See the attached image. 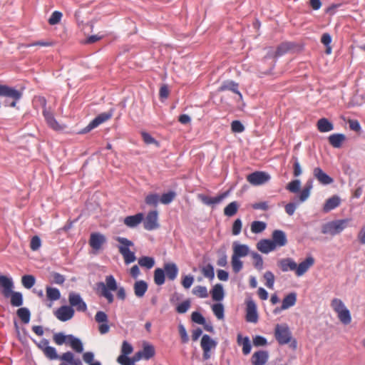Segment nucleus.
Returning a JSON list of instances; mask_svg holds the SVG:
<instances>
[{
    "label": "nucleus",
    "mask_w": 365,
    "mask_h": 365,
    "mask_svg": "<svg viewBox=\"0 0 365 365\" xmlns=\"http://www.w3.org/2000/svg\"><path fill=\"white\" fill-rule=\"evenodd\" d=\"M190 307V300L187 299L182 303H180L177 307L176 311L180 314H184L185 313L189 308Z\"/></svg>",
    "instance_id": "61"
},
{
    "label": "nucleus",
    "mask_w": 365,
    "mask_h": 365,
    "mask_svg": "<svg viewBox=\"0 0 365 365\" xmlns=\"http://www.w3.org/2000/svg\"><path fill=\"white\" fill-rule=\"evenodd\" d=\"M43 101V115L45 118L48 125L54 130H61L63 129V126L61 125L55 119L53 114L48 110L46 109V101L45 98H42Z\"/></svg>",
    "instance_id": "8"
},
{
    "label": "nucleus",
    "mask_w": 365,
    "mask_h": 365,
    "mask_svg": "<svg viewBox=\"0 0 365 365\" xmlns=\"http://www.w3.org/2000/svg\"><path fill=\"white\" fill-rule=\"evenodd\" d=\"M35 277L31 274L24 275L21 278V283L26 289H31L35 284Z\"/></svg>",
    "instance_id": "47"
},
{
    "label": "nucleus",
    "mask_w": 365,
    "mask_h": 365,
    "mask_svg": "<svg viewBox=\"0 0 365 365\" xmlns=\"http://www.w3.org/2000/svg\"><path fill=\"white\" fill-rule=\"evenodd\" d=\"M98 293L106 299L109 304L114 301V297L112 292L117 291V297L121 300L126 297L125 290L123 287H118L117 282L113 275L106 277L105 282H100L96 284Z\"/></svg>",
    "instance_id": "1"
},
{
    "label": "nucleus",
    "mask_w": 365,
    "mask_h": 365,
    "mask_svg": "<svg viewBox=\"0 0 365 365\" xmlns=\"http://www.w3.org/2000/svg\"><path fill=\"white\" fill-rule=\"evenodd\" d=\"M138 264L147 269H151L155 264V259L151 257H142L138 259Z\"/></svg>",
    "instance_id": "43"
},
{
    "label": "nucleus",
    "mask_w": 365,
    "mask_h": 365,
    "mask_svg": "<svg viewBox=\"0 0 365 365\" xmlns=\"http://www.w3.org/2000/svg\"><path fill=\"white\" fill-rule=\"evenodd\" d=\"M292 160L293 161V175L294 177H298L302 173L300 163L297 157L296 156H292Z\"/></svg>",
    "instance_id": "57"
},
{
    "label": "nucleus",
    "mask_w": 365,
    "mask_h": 365,
    "mask_svg": "<svg viewBox=\"0 0 365 365\" xmlns=\"http://www.w3.org/2000/svg\"><path fill=\"white\" fill-rule=\"evenodd\" d=\"M145 201L147 205L155 207L160 201V197L158 194H150L146 196Z\"/></svg>",
    "instance_id": "55"
},
{
    "label": "nucleus",
    "mask_w": 365,
    "mask_h": 365,
    "mask_svg": "<svg viewBox=\"0 0 365 365\" xmlns=\"http://www.w3.org/2000/svg\"><path fill=\"white\" fill-rule=\"evenodd\" d=\"M68 344L77 353H81L83 351V346L81 341L70 334V339L68 341Z\"/></svg>",
    "instance_id": "35"
},
{
    "label": "nucleus",
    "mask_w": 365,
    "mask_h": 365,
    "mask_svg": "<svg viewBox=\"0 0 365 365\" xmlns=\"http://www.w3.org/2000/svg\"><path fill=\"white\" fill-rule=\"evenodd\" d=\"M135 295L138 297H143L148 290V284L143 280L136 281L133 285Z\"/></svg>",
    "instance_id": "26"
},
{
    "label": "nucleus",
    "mask_w": 365,
    "mask_h": 365,
    "mask_svg": "<svg viewBox=\"0 0 365 365\" xmlns=\"http://www.w3.org/2000/svg\"><path fill=\"white\" fill-rule=\"evenodd\" d=\"M62 14L60 11H56L52 13L48 19V23L51 25H56L58 24L61 19Z\"/></svg>",
    "instance_id": "59"
},
{
    "label": "nucleus",
    "mask_w": 365,
    "mask_h": 365,
    "mask_svg": "<svg viewBox=\"0 0 365 365\" xmlns=\"http://www.w3.org/2000/svg\"><path fill=\"white\" fill-rule=\"evenodd\" d=\"M41 239L38 236H34L31 240L30 247L32 250L36 251L41 247Z\"/></svg>",
    "instance_id": "63"
},
{
    "label": "nucleus",
    "mask_w": 365,
    "mask_h": 365,
    "mask_svg": "<svg viewBox=\"0 0 365 365\" xmlns=\"http://www.w3.org/2000/svg\"><path fill=\"white\" fill-rule=\"evenodd\" d=\"M246 320L252 323H256L258 320L257 306L253 300L247 302Z\"/></svg>",
    "instance_id": "15"
},
{
    "label": "nucleus",
    "mask_w": 365,
    "mask_h": 365,
    "mask_svg": "<svg viewBox=\"0 0 365 365\" xmlns=\"http://www.w3.org/2000/svg\"><path fill=\"white\" fill-rule=\"evenodd\" d=\"M191 318L194 322L198 324H205V319L203 316L197 312H192Z\"/></svg>",
    "instance_id": "62"
},
{
    "label": "nucleus",
    "mask_w": 365,
    "mask_h": 365,
    "mask_svg": "<svg viewBox=\"0 0 365 365\" xmlns=\"http://www.w3.org/2000/svg\"><path fill=\"white\" fill-rule=\"evenodd\" d=\"M340 197L337 195H334L326 200L323 207V211L324 212H329L337 207L340 205Z\"/></svg>",
    "instance_id": "24"
},
{
    "label": "nucleus",
    "mask_w": 365,
    "mask_h": 365,
    "mask_svg": "<svg viewBox=\"0 0 365 365\" xmlns=\"http://www.w3.org/2000/svg\"><path fill=\"white\" fill-rule=\"evenodd\" d=\"M165 272L161 268H157L154 272V282L157 285H162L165 283Z\"/></svg>",
    "instance_id": "42"
},
{
    "label": "nucleus",
    "mask_w": 365,
    "mask_h": 365,
    "mask_svg": "<svg viewBox=\"0 0 365 365\" xmlns=\"http://www.w3.org/2000/svg\"><path fill=\"white\" fill-rule=\"evenodd\" d=\"M74 309L70 306H61L55 312L56 317L61 321L66 322L73 318Z\"/></svg>",
    "instance_id": "10"
},
{
    "label": "nucleus",
    "mask_w": 365,
    "mask_h": 365,
    "mask_svg": "<svg viewBox=\"0 0 365 365\" xmlns=\"http://www.w3.org/2000/svg\"><path fill=\"white\" fill-rule=\"evenodd\" d=\"M46 297L51 301H56L60 298L61 294L57 288L48 287L46 288Z\"/></svg>",
    "instance_id": "45"
},
{
    "label": "nucleus",
    "mask_w": 365,
    "mask_h": 365,
    "mask_svg": "<svg viewBox=\"0 0 365 365\" xmlns=\"http://www.w3.org/2000/svg\"><path fill=\"white\" fill-rule=\"evenodd\" d=\"M266 223L262 221H254L251 225V231L253 233H259L266 228Z\"/></svg>",
    "instance_id": "50"
},
{
    "label": "nucleus",
    "mask_w": 365,
    "mask_h": 365,
    "mask_svg": "<svg viewBox=\"0 0 365 365\" xmlns=\"http://www.w3.org/2000/svg\"><path fill=\"white\" fill-rule=\"evenodd\" d=\"M164 272L168 278L170 280H174L178 272V269L175 263L170 262L164 264Z\"/></svg>",
    "instance_id": "27"
},
{
    "label": "nucleus",
    "mask_w": 365,
    "mask_h": 365,
    "mask_svg": "<svg viewBox=\"0 0 365 365\" xmlns=\"http://www.w3.org/2000/svg\"><path fill=\"white\" fill-rule=\"evenodd\" d=\"M17 316L24 324H28L31 318V312L26 307L19 308L16 312Z\"/></svg>",
    "instance_id": "38"
},
{
    "label": "nucleus",
    "mask_w": 365,
    "mask_h": 365,
    "mask_svg": "<svg viewBox=\"0 0 365 365\" xmlns=\"http://www.w3.org/2000/svg\"><path fill=\"white\" fill-rule=\"evenodd\" d=\"M117 362L121 365H134L132 358L128 357V356L120 355L117 358Z\"/></svg>",
    "instance_id": "64"
},
{
    "label": "nucleus",
    "mask_w": 365,
    "mask_h": 365,
    "mask_svg": "<svg viewBox=\"0 0 365 365\" xmlns=\"http://www.w3.org/2000/svg\"><path fill=\"white\" fill-rule=\"evenodd\" d=\"M226 90L231 91L237 94L240 99L242 98L241 93L238 90V84L234 81H226L219 88L220 91H224Z\"/></svg>",
    "instance_id": "31"
},
{
    "label": "nucleus",
    "mask_w": 365,
    "mask_h": 365,
    "mask_svg": "<svg viewBox=\"0 0 365 365\" xmlns=\"http://www.w3.org/2000/svg\"><path fill=\"white\" fill-rule=\"evenodd\" d=\"M314 177L322 185H327L334 182L332 178L325 173L320 168L317 167L313 170Z\"/></svg>",
    "instance_id": "17"
},
{
    "label": "nucleus",
    "mask_w": 365,
    "mask_h": 365,
    "mask_svg": "<svg viewBox=\"0 0 365 365\" xmlns=\"http://www.w3.org/2000/svg\"><path fill=\"white\" fill-rule=\"evenodd\" d=\"M192 292L194 295L200 298H206L208 297L207 289L205 286H196L192 289Z\"/></svg>",
    "instance_id": "44"
},
{
    "label": "nucleus",
    "mask_w": 365,
    "mask_h": 365,
    "mask_svg": "<svg viewBox=\"0 0 365 365\" xmlns=\"http://www.w3.org/2000/svg\"><path fill=\"white\" fill-rule=\"evenodd\" d=\"M274 335L280 344H288L292 338L291 332L287 325L277 324L275 327Z\"/></svg>",
    "instance_id": "6"
},
{
    "label": "nucleus",
    "mask_w": 365,
    "mask_h": 365,
    "mask_svg": "<svg viewBox=\"0 0 365 365\" xmlns=\"http://www.w3.org/2000/svg\"><path fill=\"white\" fill-rule=\"evenodd\" d=\"M141 352L143 356V359L149 360L154 356L155 351L153 345L145 344L143 345Z\"/></svg>",
    "instance_id": "39"
},
{
    "label": "nucleus",
    "mask_w": 365,
    "mask_h": 365,
    "mask_svg": "<svg viewBox=\"0 0 365 365\" xmlns=\"http://www.w3.org/2000/svg\"><path fill=\"white\" fill-rule=\"evenodd\" d=\"M115 240L120 243V245L118 247L119 252L123 257L125 263L128 264L135 261L136 257L135 253L131 252L129 249L130 247H133L134 245L133 242L127 238L122 237H117Z\"/></svg>",
    "instance_id": "3"
},
{
    "label": "nucleus",
    "mask_w": 365,
    "mask_h": 365,
    "mask_svg": "<svg viewBox=\"0 0 365 365\" xmlns=\"http://www.w3.org/2000/svg\"><path fill=\"white\" fill-rule=\"evenodd\" d=\"M232 249V256L238 258L245 257L250 253V248L247 245L240 244L237 242H233Z\"/></svg>",
    "instance_id": "18"
},
{
    "label": "nucleus",
    "mask_w": 365,
    "mask_h": 365,
    "mask_svg": "<svg viewBox=\"0 0 365 365\" xmlns=\"http://www.w3.org/2000/svg\"><path fill=\"white\" fill-rule=\"evenodd\" d=\"M200 344L203 351H210L212 348H215L217 343L209 335L205 334L202 337Z\"/></svg>",
    "instance_id": "34"
},
{
    "label": "nucleus",
    "mask_w": 365,
    "mask_h": 365,
    "mask_svg": "<svg viewBox=\"0 0 365 365\" xmlns=\"http://www.w3.org/2000/svg\"><path fill=\"white\" fill-rule=\"evenodd\" d=\"M133 351V348L130 344H129L126 341H123L121 346V354L124 356H128Z\"/></svg>",
    "instance_id": "60"
},
{
    "label": "nucleus",
    "mask_w": 365,
    "mask_h": 365,
    "mask_svg": "<svg viewBox=\"0 0 365 365\" xmlns=\"http://www.w3.org/2000/svg\"><path fill=\"white\" fill-rule=\"evenodd\" d=\"M22 93L18 90L9 87L7 86L0 85V96H4L12 99L11 101L6 100L4 101V106L15 107L17 101L21 98Z\"/></svg>",
    "instance_id": "5"
},
{
    "label": "nucleus",
    "mask_w": 365,
    "mask_h": 365,
    "mask_svg": "<svg viewBox=\"0 0 365 365\" xmlns=\"http://www.w3.org/2000/svg\"><path fill=\"white\" fill-rule=\"evenodd\" d=\"M144 219V215L141 212L135 215H130L124 219V224L130 228L137 227Z\"/></svg>",
    "instance_id": "21"
},
{
    "label": "nucleus",
    "mask_w": 365,
    "mask_h": 365,
    "mask_svg": "<svg viewBox=\"0 0 365 365\" xmlns=\"http://www.w3.org/2000/svg\"><path fill=\"white\" fill-rule=\"evenodd\" d=\"M278 266L282 272L295 271L297 263L292 258H284L278 262Z\"/></svg>",
    "instance_id": "25"
},
{
    "label": "nucleus",
    "mask_w": 365,
    "mask_h": 365,
    "mask_svg": "<svg viewBox=\"0 0 365 365\" xmlns=\"http://www.w3.org/2000/svg\"><path fill=\"white\" fill-rule=\"evenodd\" d=\"M61 361H66L70 365H82L81 361L78 358H76L71 351H66L61 355Z\"/></svg>",
    "instance_id": "32"
},
{
    "label": "nucleus",
    "mask_w": 365,
    "mask_h": 365,
    "mask_svg": "<svg viewBox=\"0 0 365 365\" xmlns=\"http://www.w3.org/2000/svg\"><path fill=\"white\" fill-rule=\"evenodd\" d=\"M212 309L214 314L218 319H224V306L221 303L213 304Z\"/></svg>",
    "instance_id": "49"
},
{
    "label": "nucleus",
    "mask_w": 365,
    "mask_h": 365,
    "mask_svg": "<svg viewBox=\"0 0 365 365\" xmlns=\"http://www.w3.org/2000/svg\"><path fill=\"white\" fill-rule=\"evenodd\" d=\"M175 195L176 194L173 191H170L168 192L163 193L160 198V201L161 203L164 205H168L174 200Z\"/></svg>",
    "instance_id": "53"
},
{
    "label": "nucleus",
    "mask_w": 365,
    "mask_h": 365,
    "mask_svg": "<svg viewBox=\"0 0 365 365\" xmlns=\"http://www.w3.org/2000/svg\"><path fill=\"white\" fill-rule=\"evenodd\" d=\"M227 195H228V192H223L216 197H214L201 195H200V198L204 204H205L207 205H211L219 204Z\"/></svg>",
    "instance_id": "20"
},
{
    "label": "nucleus",
    "mask_w": 365,
    "mask_h": 365,
    "mask_svg": "<svg viewBox=\"0 0 365 365\" xmlns=\"http://www.w3.org/2000/svg\"><path fill=\"white\" fill-rule=\"evenodd\" d=\"M314 264V259L312 256H308L304 261L300 262L295 269V274L297 277L304 275L309 269Z\"/></svg>",
    "instance_id": "13"
},
{
    "label": "nucleus",
    "mask_w": 365,
    "mask_h": 365,
    "mask_svg": "<svg viewBox=\"0 0 365 365\" xmlns=\"http://www.w3.org/2000/svg\"><path fill=\"white\" fill-rule=\"evenodd\" d=\"M212 298L215 301L220 302L225 297L223 286L221 284H215L211 292Z\"/></svg>",
    "instance_id": "29"
},
{
    "label": "nucleus",
    "mask_w": 365,
    "mask_h": 365,
    "mask_svg": "<svg viewBox=\"0 0 365 365\" xmlns=\"http://www.w3.org/2000/svg\"><path fill=\"white\" fill-rule=\"evenodd\" d=\"M11 304L14 307H20L23 304V296L21 292L11 291Z\"/></svg>",
    "instance_id": "40"
},
{
    "label": "nucleus",
    "mask_w": 365,
    "mask_h": 365,
    "mask_svg": "<svg viewBox=\"0 0 365 365\" xmlns=\"http://www.w3.org/2000/svg\"><path fill=\"white\" fill-rule=\"evenodd\" d=\"M53 339L57 345L68 344V341L70 339V334L65 335L63 332H58L53 334Z\"/></svg>",
    "instance_id": "41"
},
{
    "label": "nucleus",
    "mask_w": 365,
    "mask_h": 365,
    "mask_svg": "<svg viewBox=\"0 0 365 365\" xmlns=\"http://www.w3.org/2000/svg\"><path fill=\"white\" fill-rule=\"evenodd\" d=\"M264 278L266 281L265 285L269 289H273L274 283V274L271 271H267L264 274Z\"/></svg>",
    "instance_id": "54"
},
{
    "label": "nucleus",
    "mask_w": 365,
    "mask_h": 365,
    "mask_svg": "<svg viewBox=\"0 0 365 365\" xmlns=\"http://www.w3.org/2000/svg\"><path fill=\"white\" fill-rule=\"evenodd\" d=\"M317 129L321 133H327L334 129V125L327 118H320L317 123Z\"/></svg>",
    "instance_id": "28"
},
{
    "label": "nucleus",
    "mask_w": 365,
    "mask_h": 365,
    "mask_svg": "<svg viewBox=\"0 0 365 365\" xmlns=\"http://www.w3.org/2000/svg\"><path fill=\"white\" fill-rule=\"evenodd\" d=\"M331 307L337 313L338 318L342 324H349L351 322V317L350 312L341 299L337 298L333 299L331 302Z\"/></svg>",
    "instance_id": "4"
},
{
    "label": "nucleus",
    "mask_w": 365,
    "mask_h": 365,
    "mask_svg": "<svg viewBox=\"0 0 365 365\" xmlns=\"http://www.w3.org/2000/svg\"><path fill=\"white\" fill-rule=\"evenodd\" d=\"M71 307H76L79 312H85L87 309L86 304L83 301L79 294L71 292L68 296Z\"/></svg>",
    "instance_id": "12"
},
{
    "label": "nucleus",
    "mask_w": 365,
    "mask_h": 365,
    "mask_svg": "<svg viewBox=\"0 0 365 365\" xmlns=\"http://www.w3.org/2000/svg\"><path fill=\"white\" fill-rule=\"evenodd\" d=\"M106 242V237L99 232L92 233L90 236L89 245L93 250H100Z\"/></svg>",
    "instance_id": "16"
},
{
    "label": "nucleus",
    "mask_w": 365,
    "mask_h": 365,
    "mask_svg": "<svg viewBox=\"0 0 365 365\" xmlns=\"http://www.w3.org/2000/svg\"><path fill=\"white\" fill-rule=\"evenodd\" d=\"M240 205L237 201L229 203L224 209V215L227 217L234 216L239 209Z\"/></svg>",
    "instance_id": "36"
},
{
    "label": "nucleus",
    "mask_w": 365,
    "mask_h": 365,
    "mask_svg": "<svg viewBox=\"0 0 365 365\" xmlns=\"http://www.w3.org/2000/svg\"><path fill=\"white\" fill-rule=\"evenodd\" d=\"M231 264L232 270L235 273H238L243 267V262L240 260V258L234 257L232 255Z\"/></svg>",
    "instance_id": "51"
},
{
    "label": "nucleus",
    "mask_w": 365,
    "mask_h": 365,
    "mask_svg": "<svg viewBox=\"0 0 365 365\" xmlns=\"http://www.w3.org/2000/svg\"><path fill=\"white\" fill-rule=\"evenodd\" d=\"M272 242H274L275 247H283L287 242V237L285 233L279 230H276L272 232Z\"/></svg>",
    "instance_id": "22"
},
{
    "label": "nucleus",
    "mask_w": 365,
    "mask_h": 365,
    "mask_svg": "<svg viewBox=\"0 0 365 365\" xmlns=\"http://www.w3.org/2000/svg\"><path fill=\"white\" fill-rule=\"evenodd\" d=\"M297 302V294L291 292L287 294L282 300L281 309H287L293 307Z\"/></svg>",
    "instance_id": "30"
},
{
    "label": "nucleus",
    "mask_w": 365,
    "mask_h": 365,
    "mask_svg": "<svg viewBox=\"0 0 365 365\" xmlns=\"http://www.w3.org/2000/svg\"><path fill=\"white\" fill-rule=\"evenodd\" d=\"M300 185H301L300 180H292V182H290L287 185L286 188L291 192L297 193L299 191Z\"/></svg>",
    "instance_id": "58"
},
{
    "label": "nucleus",
    "mask_w": 365,
    "mask_h": 365,
    "mask_svg": "<svg viewBox=\"0 0 365 365\" xmlns=\"http://www.w3.org/2000/svg\"><path fill=\"white\" fill-rule=\"evenodd\" d=\"M201 272L205 277L210 280L215 277L214 267L211 264H207L206 266L202 267Z\"/></svg>",
    "instance_id": "48"
},
{
    "label": "nucleus",
    "mask_w": 365,
    "mask_h": 365,
    "mask_svg": "<svg viewBox=\"0 0 365 365\" xmlns=\"http://www.w3.org/2000/svg\"><path fill=\"white\" fill-rule=\"evenodd\" d=\"M158 213L156 210L149 212L144 220V228L147 230H153L158 228Z\"/></svg>",
    "instance_id": "9"
},
{
    "label": "nucleus",
    "mask_w": 365,
    "mask_h": 365,
    "mask_svg": "<svg viewBox=\"0 0 365 365\" xmlns=\"http://www.w3.org/2000/svg\"><path fill=\"white\" fill-rule=\"evenodd\" d=\"M346 137L344 134L335 133L329 137V142L334 148H340Z\"/></svg>",
    "instance_id": "33"
},
{
    "label": "nucleus",
    "mask_w": 365,
    "mask_h": 365,
    "mask_svg": "<svg viewBox=\"0 0 365 365\" xmlns=\"http://www.w3.org/2000/svg\"><path fill=\"white\" fill-rule=\"evenodd\" d=\"M350 221V219L346 218L328 222L322 226V232L324 235L334 236L347 227Z\"/></svg>",
    "instance_id": "2"
},
{
    "label": "nucleus",
    "mask_w": 365,
    "mask_h": 365,
    "mask_svg": "<svg viewBox=\"0 0 365 365\" xmlns=\"http://www.w3.org/2000/svg\"><path fill=\"white\" fill-rule=\"evenodd\" d=\"M113 115L111 111L102 113L96 116L85 128L86 131H90L91 130L96 128L100 124L109 120Z\"/></svg>",
    "instance_id": "14"
},
{
    "label": "nucleus",
    "mask_w": 365,
    "mask_h": 365,
    "mask_svg": "<svg viewBox=\"0 0 365 365\" xmlns=\"http://www.w3.org/2000/svg\"><path fill=\"white\" fill-rule=\"evenodd\" d=\"M237 342L240 345L242 346V352L245 355H247L250 353L252 346L250 339L247 336L242 339L241 335L237 336Z\"/></svg>",
    "instance_id": "37"
},
{
    "label": "nucleus",
    "mask_w": 365,
    "mask_h": 365,
    "mask_svg": "<svg viewBox=\"0 0 365 365\" xmlns=\"http://www.w3.org/2000/svg\"><path fill=\"white\" fill-rule=\"evenodd\" d=\"M270 178V175L263 171H255L247 176V180L255 186L265 184Z\"/></svg>",
    "instance_id": "7"
},
{
    "label": "nucleus",
    "mask_w": 365,
    "mask_h": 365,
    "mask_svg": "<svg viewBox=\"0 0 365 365\" xmlns=\"http://www.w3.org/2000/svg\"><path fill=\"white\" fill-rule=\"evenodd\" d=\"M257 248L262 253L267 254L275 250L274 242L271 240H261L257 244Z\"/></svg>",
    "instance_id": "19"
},
{
    "label": "nucleus",
    "mask_w": 365,
    "mask_h": 365,
    "mask_svg": "<svg viewBox=\"0 0 365 365\" xmlns=\"http://www.w3.org/2000/svg\"><path fill=\"white\" fill-rule=\"evenodd\" d=\"M312 188V182H308L305 186V187L302 190L299 195V201L304 202L308 199L310 195V190Z\"/></svg>",
    "instance_id": "52"
},
{
    "label": "nucleus",
    "mask_w": 365,
    "mask_h": 365,
    "mask_svg": "<svg viewBox=\"0 0 365 365\" xmlns=\"http://www.w3.org/2000/svg\"><path fill=\"white\" fill-rule=\"evenodd\" d=\"M252 257L254 259V266L258 270H262L263 268V259L260 255L257 252H252Z\"/></svg>",
    "instance_id": "56"
},
{
    "label": "nucleus",
    "mask_w": 365,
    "mask_h": 365,
    "mask_svg": "<svg viewBox=\"0 0 365 365\" xmlns=\"http://www.w3.org/2000/svg\"><path fill=\"white\" fill-rule=\"evenodd\" d=\"M44 355L49 359L53 360V359H59L61 355H58L56 352V350L54 347L48 346V347H46V349L43 350Z\"/></svg>",
    "instance_id": "46"
},
{
    "label": "nucleus",
    "mask_w": 365,
    "mask_h": 365,
    "mask_svg": "<svg viewBox=\"0 0 365 365\" xmlns=\"http://www.w3.org/2000/svg\"><path fill=\"white\" fill-rule=\"evenodd\" d=\"M269 354L267 351H258L254 353L252 357L253 365H264L268 360Z\"/></svg>",
    "instance_id": "23"
},
{
    "label": "nucleus",
    "mask_w": 365,
    "mask_h": 365,
    "mask_svg": "<svg viewBox=\"0 0 365 365\" xmlns=\"http://www.w3.org/2000/svg\"><path fill=\"white\" fill-rule=\"evenodd\" d=\"M14 288V283L11 278L0 275V290L5 297H9Z\"/></svg>",
    "instance_id": "11"
}]
</instances>
